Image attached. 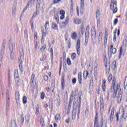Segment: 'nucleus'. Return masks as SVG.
Instances as JSON below:
<instances>
[{
	"instance_id": "38",
	"label": "nucleus",
	"mask_w": 127,
	"mask_h": 127,
	"mask_svg": "<svg viewBox=\"0 0 127 127\" xmlns=\"http://www.w3.org/2000/svg\"><path fill=\"white\" fill-rule=\"evenodd\" d=\"M45 49H46V45H44L41 48L42 52H44V51H45Z\"/></svg>"
},
{
	"instance_id": "34",
	"label": "nucleus",
	"mask_w": 127,
	"mask_h": 127,
	"mask_svg": "<svg viewBox=\"0 0 127 127\" xmlns=\"http://www.w3.org/2000/svg\"><path fill=\"white\" fill-rule=\"evenodd\" d=\"M69 16H67L65 18V21L64 22V24H65V25H67V24H68V22H69Z\"/></svg>"
},
{
	"instance_id": "31",
	"label": "nucleus",
	"mask_w": 127,
	"mask_h": 127,
	"mask_svg": "<svg viewBox=\"0 0 127 127\" xmlns=\"http://www.w3.org/2000/svg\"><path fill=\"white\" fill-rule=\"evenodd\" d=\"M94 70H95V72H94V76H95V78H97L98 77V68L97 67V66L95 67V68H94Z\"/></svg>"
},
{
	"instance_id": "14",
	"label": "nucleus",
	"mask_w": 127,
	"mask_h": 127,
	"mask_svg": "<svg viewBox=\"0 0 127 127\" xmlns=\"http://www.w3.org/2000/svg\"><path fill=\"white\" fill-rule=\"evenodd\" d=\"M73 22H74L75 24H81L82 20L80 19L74 18L73 20Z\"/></svg>"
},
{
	"instance_id": "40",
	"label": "nucleus",
	"mask_w": 127,
	"mask_h": 127,
	"mask_svg": "<svg viewBox=\"0 0 127 127\" xmlns=\"http://www.w3.org/2000/svg\"><path fill=\"white\" fill-rule=\"evenodd\" d=\"M112 80H113V75L112 74H110L108 78V81L109 83L112 82Z\"/></svg>"
},
{
	"instance_id": "26",
	"label": "nucleus",
	"mask_w": 127,
	"mask_h": 127,
	"mask_svg": "<svg viewBox=\"0 0 127 127\" xmlns=\"http://www.w3.org/2000/svg\"><path fill=\"white\" fill-rule=\"evenodd\" d=\"M78 81L79 82V84H82V73L81 72L78 73Z\"/></svg>"
},
{
	"instance_id": "52",
	"label": "nucleus",
	"mask_w": 127,
	"mask_h": 127,
	"mask_svg": "<svg viewBox=\"0 0 127 127\" xmlns=\"http://www.w3.org/2000/svg\"><path fill=\"white\" fill-rule=\"evenodd\" d=\"M10 59H11V60H13V52H10Z\"/></svg>"
},
{
	"instance_id": "2",
	"label": "nucleus",
	"mask_w": 127,
	"mask_h": 127,
	"mask_svg": "<svg viewBox=\"0 0 127 127\" xmlns=\"http://www.w3.org/2000/svg\"><path fill=\"white\" fill-rule=\"evenodd\" d=\"M5 44H6V41L5 40V39H3L0 52V61H1V60H2V58L3 57V53H4Z\"/></svg>"
},
{
	"instance_id": "42",
	"label": "nucleus",
	"mask_w": 127,
	"mask_h": 127,
	"mask_svg": "<svg viewBox=\"0 0 127 127\" xmlns=\"http://www.w3.org/2000/svg\"><path fill=\"white\" fill-rule=\"evenodd\" d=\"M16 11V7L14 6L12 8V14H15Z\"/></svg>"
},
{
	"instance_id": "8",
	"label": "nucleus",
	"mask_w": 127,
	"mask_h": 127,
	"mask_svg": "<svg viewBox=\"0 0 127 127\" xmlns=\"http://www.w3.org/2000/svg\"><path fill=\"white\" fill-rule=\"evenodd\" d=\"M114 115H115V109L113 108L111 111V114L110 118V122L112 124L114 121Z\"/></svg>"
},
{
	"instance_id": "11",
	"label": "nucleus",
	"mask_w": 127,
	"mask_h": 127,
	"mask_svg": "<svg viewBox=\"0 0 127 127\" xmlns=\"http://www.w3.org/2000/svg\"><path fill=\"white\" fill-rule=\"evenodd\" d=\"M97 37V34L96 33V30L95 27L93 28V30L92 31V39H95L96 40Z\"/></svg>"
},
{
	"instance_id": "60",
	"label": "nucleus",
	"mask_w": 127,
	"mask_h": 127,
	"mask_svg": "<svg viewBox=\"0 0 127 127\" xmlns=\"http://www.w3.org/2000/svg\"><path fill=\"white\" fill-rule=\"evenodd\" d=\"M60 13L61 15H65V11L63 10H61Z\"/></svg>"
},
{
	"instance_id": "44",
	"label": "nucleus",
	"mask_w": 127,
	"mask_h": 127,
	"mask_svg": "<svg viewBox=\"0 0 127 127\" xmlns=\"http://www.w3.org/2000/svg\"><path fill=\"white\" fill-rule=\"evenodd\" d=\"M111 3L112 4H113L115 5V7L117 6V1H115V0H111Z\"/></svg>"
},
{
	"instance_id": "4",
	"label": "nucleus",
	"mask_w": 127,
	"mask_h": 127,
	"mask_svg": "<svg viewBox=\"0 0 127 127\" xmlns=\"http://www.w3.org/2000/svg\"><path fill=\"white\" fill-rule=\"evenodd\" d=\"M8 46L10 52L12 53V52H13V49L15 47V44H14V42H12V41L9 40L8 41Z\"/></svg>"
},
{
	"instance_id": "32",
	"label": "nucleus",
	"mask_w": 127,
	"mask_h": 127,
	"mask_svg": "<svg viewBox=\"0 0 127 127\" xmlns=\"http://www.w3.org/2000/svg\"><path fill=\"white\" fill-rule=\"evenodd\" d=\"M71 38H72V39H76V38H77V33L76 32H74L71 35Z\"/></svg>"
},
{
	"instance_id": "39",
	"label": "nucleus",
	"mask_w": 127,
	"mask_h": 127,
	"mask_svg": "<svg viewBox=\"0 0 127 127\" xmlns=\"http://www.w3.org/2000/svg\"><path fill=\"white\" fill-rule=\"evenodd\" d=\"M19 69L21 71V72H23V67L22 66V64H19Z\"/></svg>"
},
{
	"instance_id": "19",
	"label": "nucleus",
	"mask_w": 127,
	"mask_h": 127,
	"mask_svg": "<svg viewBox=\"0 0 127 127\" xmlns=\"http://www.w3.org/2000/svg\"><path fill=\"white\" fill-rule=\"evenodd\" d=\"M117 62H116V61H114L112 63V68L113 69V70H116V69H117Z\"/></svg>"
},
{
	"instance_id": "17",
	"label": "nucleus",
	"mask_w": 127,
	"mask_h": 127,
	"mask_svg": "<svg viewBox=\"0 0 127 127\" xmlns=\"http://www.w3.org/2000/svg\"><path fill=\"white\" fill-rule=\"evenodd\" d=\"M94 127H99V123H98V116L95 117V119L94 121Z\"/></svg>"
},
{
	"instance_id": "27",
	"label": "nucleus",
	"mask_w": 127,
	"mask_h": 127,
	"mask_svg": "<svg viewBox=\"0 0 127 127\" xmlns=\"http://www.w3.org/2000/svg\"><path fill=\"white\" fill-rule=\"evenodd\" d=\"M62 86L63 90H64V87H65V79H64V77L62 78Z\"/></svg>"
},
{
	"instance_id": "22",
	"label": "nucleus",
	"mask_w": 127,
	"mask_h": 127,
	"mask_svg": "<svg viewBox=\"0 0 127 127\" xmlns=\"http://www.w3.org/2000/svg\"><path fill=\"white\" fill-rule=\"evenodd\" d=\"M11 127H16V122L15 120H11V124H10Z\"/></svg>"
},
{
	"instance_id": "54",
	"label": "nucleus",
	"mask_w": 127,
	"mask_h": 127,
	"mask_svg": "<svg viewBox=\"0 0 127 127\" xmlns=\"http://www.w3.org/2000/svg\"><path fill=\"white\" fill-rule=\"evenodd\" d=\"M117 12H118V7H117V6H116L115 8L114 9L113 13H117Z\"/></svg>"
},
{
	"instance_id": "1",
	"label": "nucleus",
	"mask_w": 127,
	"mask_h": 127,
	"mask_svg": "<svg viewBox=\"0 0 127 127\" xmlns=\"http://www.w3.org/2000/svg\"><path fill=\"white\" fill-rule=\"evenodd\" d=\"M112 84L113 85L111 87V92L112 93L113 92H114L113 93V97L116 98V97H117V94L119 90H120V85L118 84L116 88L115 87V85L116 84V77H115L113 78Z\"/></svg>"
},
{
	"instance_id": "30",
	"label": "nucleus",
	"mask_w": 127,
	"mask_h": 127,
	"mask_svg": "<svg viewBox=\"0 0 127 127\" xmlns=\"http://www.w3.org/2000/svg\"><path fill=\"white\" fill-rule=\"evenodd\" d=\"M96 18H101V13L100 12L99 10L96 11Z\"/></svg>"
},
{
	"instance_id": "20",
	"label": "nucleus",
	"mask_w": 127,
	"mask_h": 127,
	"mask_svg": "<svg viewBox=\"0 0 127 127\" xmlns=\"http://www.w3.org/2000/svg\"><path fill=\"white\" fill-rule=\"evenodd\" d=\"M106 80H103L102 84V90L103 92H106Z\"/></svg>"
},
{
	"instance_id": "63",
	"label": "nucleus",
	"mask_w": 127,
	"mask_h": 127,
	"mask_svg": "<svg viewBox=\"0 0 127 127\" xmlns=\"http://www.w3.org/2000/svg\"><path fill=\"white\" fill-rule=\"evenodd\" d=\"M123 45H125V47H127V41H123Z\"/></svg>"
},
{
	"instance_id": "41",
	"label": "nucleus",
	"mask_w": 127,
	"mask_h": 127,
	"mask_svg": "<svg viewBox=\"0 0 127 127\" xmlns=\"http://www.w3.org/2000/svg\"><path fill=\"white\" fill-rule=\"evenodd\" d=\"M66 63H67V65H68L69 66H70L71 65V61L70 60L69 58L67 59Z\"/></svg>"
},
{
	"instance_id": "3",
	"label": "nucleus",
	"mask_w": 127,
	"mask_h": 127,
	"mask_svg": "<svg viewBox=\"0 0 127 127\" xmlns=\"http://www.w3.org/2000/svg\"><path fill=\"white\" fill-rule=\"evenodd\" d=\"M117 53V49L114 48V45H111L110 47L108 48V55L110 58H112L113 54Z\"/></svg>"
},
{
	"instance_id": "37",
	"label": "nucleus",
	"mask_w": 127,
	"mask_h": 127,
	"mask_svg": "<svg viewBox=\"0 0 127 127\" xmlns=\"http://www.w3.org/2000/svg\"><path fill=\"white\" fill-rule=\"evenodd\" d=\"M39 109H40V105L39 104H37V107H36V114L37 115H38V114H39Z\"/></svg>"
},
{
	"instance_id": "53",
	"label": "nucleus",
	"mask_w": 127,
	"mask_h": 127,
	"mask_svg": "<svg viewBox=\"0 0 127 127\" xmlns=\"http://www.w3.org/2000/svg\"><path fill=\"white\" fill-rule=\"evenodd\" d=\"M45 96V94L44 93L42 92L41 95V98L42 100H44V96Z\"/></svg>"
},
{
	"instance_id": "45",
	"label": "nucleus",
	"mask_w": 127,
	"mask_h": 127,
	"mask_svg": "<svg viewBox=\"0 0 127 127\" xmlns=\"http://www.w3.org/2000/svg\"><path fill=\"white\" fill-rule=\"evenodd\" d=\"M31 27L32 30H34V26L33 25V21L32 20H31Z\"/></svg>"
},
{
	"instance_id": "58",
	"label": "nucleus",
	"mask_w": 127,
	"mask_h": 127,
	"mask_svg": "<svg viewBox=\"0 0 127 127\" xmlns=\"http://www.w3.org/2000/svg\"><path fill=\"white\" fill-rule=\"evenodd\" d=\"M61 1V0H55L54 1V3H59Z\"/></svg>"
},
{
	"instance_id": "15",
	"label": "nucleus",
	"mask_w": 127,
	"mask_h": 127,
	"mask_svg": "<svg viewBox=\"0 0 127 127\" xmlns=\"http://www.w3.org/2000/svg\"><path fill=\"white\" fill-rule=\"evenodd\" d=\"M52 27L54 30H58V25H57L54 22L52 23Z\"/></svg>"
},
{
	"instance_id": "10",
	"label": "nucleus",
	"mask_w": 127,
	"mask_h": 127,
	"mask_svg": "<svg viewBox=\"0 0 127 127\" xmlns=\"http://www.w3.org/2000/svg\"><path fill=\"white\" fill-rule=\"evenodd\" d=\"M77 114V109L73 108L72 113V120L73 121L76 119V114Z\"/></svg>"
},
{
	"instance_id": "35",
	"label": "nucleus",
	"mask_w": 127,
	"mask_h": 127,
	"mask_svg": "<svg viewBox=\"0 0 127 127\" xmlns=\"http://www.w3.org/2000/svg\"><path fill=\"white\" fill-rule=\"evenodd\" d=\"M26 103H27V97L24 96L23 97V104H26Z\"/></svg>"
},
{
	"instance_id": "57",
	"label": "nucleus",
	"mask_w": 127,
	"mask_h": 127,
	"mask_svg": "<svg viewBox=\"0 0 127 127\" xmlns=\"http://www.w3.org/2000/svg\"><path fill=\"white\" fill-rule=\"evenodd\" d=\"M44 80L45 81H48V76L47 75L44 76Z\"/></svg>"
},
{
	"instance_id": "55",
	"label": "nucleus",
	"mask_w": 127,
	"mask_h": 127,
	"mask_svg": "<svg viewBox=\"0 0 127 127\" xmlns=\"http://www.w3.org/2000/svg\"><path fill=\"white\" fill-rule=\"evenodd\" d=\"M97 22V26H100V19H101V18H96Z\"/></svg>"
},
{
	"instance_id": "28",
	"label": "nucleus",
	"mask_w": 127,
	"mask_h": 127,
	"mask_svg": "<svg viewBox=\"0 0 127 127\" xmlns=\"http://www.w3.org/2000/svg\"><path fill=\"white\" fill-rule=\"evenodd\" d=\"M81 110V105H79L78 106V109L77 112V119L79 120L80 119V112Z\"/></svg>"
},
{
	"instance_id": "64",
	"label": "nucleus",
	"mask_w": 127,
	"mask_h": 127,
	"mask_svg": "<svg viewBox=\"0 0 127 127\" xmlns=\"http://www.w3.org/2000/svg\"><path fill=\"white\" fill-rule=\"evenodd\" d=\"M116 118H117V122H118L119 121V113H117L116 114Z\"/></svg>"
},
{
	"instance_id": "18",
	"label": "nucleus",
	"mask_w": 127,
	"mask_h": 127,
	"mask_svg": "<svg viewBox=\"0 0 127 127\" xmlns=\"http://www.w3.org/2000/svg\"><path fill=\"white\" fill-rule=\"evenodd\" d=\"M103 32H100L99 34L98 37V41L99 42H102V40H103Z\"/></svg>"
},
{
	"instance_id": "46",
	"label": "nucleus",
	"mask_w": 127,
	"mask_h": 127,
	"mask_svg": "<svg viewBox=\"0 0 127 127\" xmlns=\"http://www.w3.org/2000/svg\"><path fill=\"white\" fill-rule=\"evenodd\" d=\"M71 59L72 60H74L76 58V54L73 53L71 56Z\"/></svg>"
},
{
	"instance_id": "33",
	"label": "nucleus",
	"mask_w": 127,
	"mask_h": 127,
	"mask_svg": "<svg viewBox=\"0 0 127 127\" xmlns=\"http://www.w3.org/2000/svg\"><path fill=\"white\" fill-rule=\"evenodd\" d=\"M14 76L15 79L18 78V71H17V70H15Z\"/></svg>"
},
{
	"instance_id": "61",
	"label": "nucleus",
	"mask_w": 127,
	"mask_h": 127,
	"mask_svg": "<svg viewBox=\"0 0 127 127\" xmlns=\"http://www.w3.org/2000/svg\"><path fill=\"white\" fill-rule=\"evenodd\" d=\"M76 81H77V79L75 78H73L72 79V84L73 85H75V83H76Z\"/></svg>"
},
{
	"instance_id": "62",
	"label": "nucleus",
	"mask_w": 127,
	"mask_h": 127,
	"mask_svg": "<svg viewBox=\"0 0 127 127\" xmlns=\"http://www.w3.org/2000/svg\"><path fill=\"white\" fill-rule=\"evenodd\" d=\"M104 124L103 123V121H101L100 122L99 127H103Z\"/></svg>"
},
{
	"instance_id": "50",
	"label": "nucleus",
	"mask_w": 127,
	"mask_h": 127,
	"mask_svg": "<svg viewBox=\"0 0 127 127\" xmlns=\"http://www.w3.org/2000/svg\"><path fill=\"white\" fill-rule=\"evenodd\" d=\"M9 111V104H6V112Z\"/></svg>"
},
{
	"instance_id": "59",
	"label": "nucleus",
	"mask_w": 127,
	"mask_h": 127,
	"mask_svg": "<svg viewBox=\"0 0 127 127\" xmlns=\"http://www.w3.org/2000/svg\"><path fill=\"white\" fill-rule=\"evenodd\" d=\"M68 48L69 49L71 48V40H69L68 41Z\"/></svg>"
},
{
	"instance_id": "43",
	"label": "nucleus",
	"mask_w": 127,
	"mask_h": 127,
	"mask_svg": "<svg viewBox=\"0 0 127 127\" xmlns=\"http://www.w3.org/2000/svg\"><path fill=\"white\" fill-rule=\"evenodd\" d=\"M123 47H121L120 48V57L119 58H121V56H122V55H123Z\"/></svg>"
},
{
	"instance_id": "25",
	"label": "nucleus",
	"mask_w": 127,
	"mask_h": 127,
	"mask_svg": "<svg viewBox=\"0 0 127 127\" xmlns=\"http://www.w3.org/2000/svg\"><path fill=\"white\" fill-rule=\"evenodd\" d=\"M73 100H74V95H73V94H71L69 99V106H71V105H72V103H73Z\"/></svg>"
},
{
	"instance_id": "23",
	"label": "nucleus",
	"mask_w": 127,
	"mask_h": 127,
	"mask_svg": "<svg viewBox=\"0 0 127 127\" xmlns=\"http://www.w3.org/2000/svg\"><path fill=\"white\" fill-rule=\"evenodd\" d=\"M90 34V31L89 30L86 31L85 32V40H89V35Z\"/></svg>"
},
{
	"instance_id": "49",
	"label": "nucleus",
	"mask_w": 127,
	"mask_h": 127,
	"mask_svg": "<svg viewBox=\"0 0 127 127\" xmlns=\"http://www.w3.org/2000/svg\"><path fill=\"white\" fill-rule=\"evenodd\" d=\"M116 34H117V33H114V38H113L114 42H116V41L117 40V36L116 35Z\"/></svg>"
},
{
	"instance_id": "51",
	"label": "nucleus",
	"mask_w": 127,
	"mask_h": 127,
	"mask_svg": "<svg viewBox=\"0 0 127 127\" xmlns=\"http://www.w3.org/2000/svg\"><path fill=\"white\" fill-rule=\"evenodd\" d=\"M42 32L43 33L42 37L44 38L46 36V33L44 32V31L43 30H42Z\"/></svg>"
},
{
	"instance_id": "56",
	"label": "nucleus",
	"mask_w": 127,
	"mask_h": 127,
	"mask_svg": "<svg viewBox=\"0 0 127 127\" xmlns=\"http://www.w3.org/2000/svg\"><path fill=\"white\" fill-rule=\"evenodd\" d=\"M119 22V19L118 18H116L114 21L115 25H117V24Z\"/></svg>"
},
{
	"instance_id": "9",
	"label": "nucleus",
	"mask_w": 127,
	"mask_h": 127,
	"mask_svg": "<svg viewBox=\"0 0 127 127\" xmlns=\"http://www.w3.org/2000/svg\"><path fill=\"white\" fill-rule=\"evenodd\" d=\"M100 111H104V98L103 97H100Z\"/></svg>"
},
{
	"instance_id": "16",
	"label": "nucleus",
	"mask_w": 127,
	"mask_h": 127,
	"mask_svg": "<svg viewBox=\"0 0 127 127\" xmlns=\"http://www.w3.org/2000/svg\"><path fill=\"white\" fill-rule=\"evenodd\" d=\"M61 120V116H60V114H57L55 117V120L56 123H59Z\"/></svg>"
},
{
	"instance_id": "36",
	"label": "nucleus",
	"mask_w": 127,
	"mask_h": 127,
	"mask_svg": "<svg viewBox=\"0 0 127 127\" xmlns=\"http://www.w3.org/2000/svg\"><path fill=\"white\" fill-rule=\"evenodd\" d=\"M57 102L59 106H60V103L61 102V100L60 99V96H59V95H58V97H57Z\"/></svg>"
},
{
	"instance_id": "13",
	"label": "nucleus",
	"mask_w": 127,
	"mask_h": 127,
	"mask_svg": "<svg viewBox=\"0 0 127 127\" xmlns=\"http://www.w3.org/2000/svg\"><path fill=\"white\" fill-rule=\"evenodd\" d=\"M6 105H9V102H10L9 99V94L7 92L6 93Z\"/></svg>"
},
{
	"instance_id": "24",
	"label": "nucleus",
	"mask_w": 127,
	"mask_h": 127,
	"mask_svg": "<svg viewBox=\"0 0 127 127\" xmlns=\"http://www.w3.org/2000/svg\"><path fill=\"white\" fill-rule=\"evenodd\" d=\"M89 75V72L87 70L84 71L83 72V78L84 79H87L88 78V76Z\"/></svg>"
},
{
	"instance_id": "29",
	"label": "nucleus",
	"mask_w": 127,
	"mask_h": 127,
	"mask_svg": "<svg viewBox=\"0 0 127 127\" xmlns=\"http://www.w3.org/2000/svg\"><path fill=\"white\" fill-rule=\"evenodd\" d=\"M45 29L47 30L49 29V21H46L45 24Z\"/></svg>"
},
{
	"instance_id": "47",
	"label": "nucleus",
	"mask_w": 127,
	"mask_h": 127,
	"mask_svg": "<svg viewBox=\"0 0 127 127\" xmlns=\"http://www.w3.org/2000/svg\"><path fill=\"white\" fill-rule=\"evenodd\" d=\"M104 40H108V32H106L105 33Z\"/></svg>"
},
{
	"instance_id": "48",
	"label": "nucleus",
	"mask_w": 127,
	"mask_h": 127,
	"mask_svg": "<svg viewBox=\"0 0 127 127\" xmlns=\"http://www.w3.org/2000/svg\"><path fill=\"white\" fill-rule=\"evenodd\" d=\"M51 57L52 59H53V48L51 49Z\"/></svg>"
},
{
	"instance_id": "21",
	"label": "nucleus",
	"mask_w": 127,
	"mask_h": 127,
	"mask_svg": "<svg viewBox=\"0 0 127 127\" xmlns=\"http://www.w3.org/2000/svg\"><path fill=\"white\" fill-rule=\"evenodd\" d=\"M73 12H74V3L73 2H71L70 4V14H73Z\"/></svg>"
},
{
	"instance_id": "7",
	"label": "nucleus",
	"mask_w": 127,
	"mask_h": 127,
	"mask_svg": "<svg viewBox=\"0 0 127 127\" xmlns=\"http://www.w3.org/2000/svg\"><path fill=\"white\" fill-rule=\"evenodd\" d=\"M34 83H35V74H34V73H32L30 80V84L31 86H33V85H34Z\"/></svg>"
},
{
	"instance_id": "6",
	"label": "nucleus",
	"mask_w": 127,
	"mask_h": 127,
	"mask_svg": "<svg viewBox=\"0 0 127 127\" xmlns=\"http://www.w3.org/2000/svg\"><path fill=\"white\" fill-rule=\"evenodd\" d=\"M20 56L18 59L19 64H22L23 61H24V55L23 53V50H22L20 53Z\"/></svg>"
},
{
	"instance_id": "12",
	"label": "nucleus",
	"mask_w": 127,
	"mask_h": 127,
	"mask_svg": "<svg viewBox=\"0 0 127 127\" xmlns=\"http://www.w3.org/2000/svg\"><path fill=\"white\" fill-rule=\"evenodd\" d=\"M84 2H85V0H81L80 2V14H83V9H84Z\"/></svg>"
},
{
	"instance_id": "5",
	"label": "nucleus",
	"mask_w": 127,
	"mask_h": 127,
	"mask_svg": "<svg viewBox=\"0 0 127 127\" xmlns=\"http://www.w3.org/2000/svg\"><path fill=\"white\" fill-rule=\"evenodd\" d=\"M76 51L77 55H78V56H80L81 51V40L80 39H78L77 41Z\"/></svg>"
}]
</instances>
